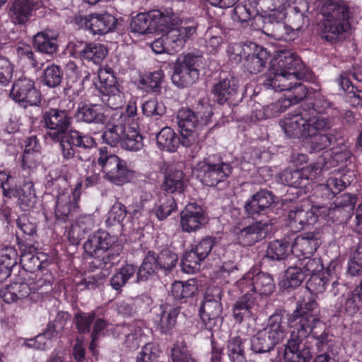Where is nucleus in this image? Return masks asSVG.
Returning <instances> with one entry per match:
<instances>
[{
  "label": "nucleus",
  "mask_w": 362,
  "mask_h": 362,
  "mask_svg": "<svg viewBox=\"0 0 362 362\" xmlns=\"http://www.w3.org/2000/svg\"><path fill=\"white\" fill-rule=\"evenodd\" d=\"M197 288L193 281H175L171 286V294L175 299L182 300L192 297Z\"/></svg>",
  "instance_id": "obj_53"
},
{
  "label": "nucleus",
  "mask_w": 362,
  "mask_h": 362,
  "mask_svg": "<svg viewBox=\"0 0 362 362\" xmlns=\"http://www.w3.org/2000/svg\"><path fill=\"white\" fill-rule=\"evenodd\" d=\"M178 25H172L165 31L167 32L164 35L167 45L172 52H177L182 48L187 40L197 32L198 24L196 22H185L183 25L177 28Z\"/></svg>",
  "instance_id": "obj_19"
},
{
  "label": "nucleus",
  "mask_w": 362,
  "mask_h": 362,
  "mask_svg": "<svg viewBox=\"0 0 362 362\" xmlns=\"http://www.w3.org/2000/svg\"><path fill=\"white\" fill-rule=\"evenodd\" d=\"M164 80V74L162 70L147 73L139 78V84L146 92L158 93Z\"/></svg>",
  "instance_id": "obj_44"
},
{
  "label": "nucleus",
  "mask_w": 362,
  "mask_h": 362,
  "mask_svg": "<svg viewBox=\"0 0 362 362\" xmlns=\"http://www.w3.org/2000/svg\"><path fill=\"white\" fill-rule=\"evenodd\" d=\"M69 48L73 56L91 61L95 64H100L107 54V49L103 44L86 43L78 40L70 42Z\"/></svg>",
  "instance_id": "obj_17"
},
{
  "label": "nucleus",
  "mask_w": 362,
  "mask_h": 362,
  "mask_svg": "<svg viewBox=\"0 0 362 362\" xmlns=\"http://www.w3.org/2000/svg\"><path fill=\"white\" fill-rule=\"evenodd\" d=\"M303 110L309 115L325 114L332 107V103L324 95H317L314 101H306L302 105Z\"/></svg>",
  "instance_id": "obj_52"
},
{
  "label": "nucleus",
  "mask_w": 362,
  "mask_h": 362,
  "mask_svg": "<svg viewBox=\"0 0 362 362\" xmlns=\"http://www.w3.org/2000/svg\"><path fill=\"white\" fill-rule=\"evenodd\" d=\"M197 61L198 58L190 54L179 57L174 65L173 83L181 88L194 83L199 75Z\"/></svg>",
  "instance_id": "obj_10"
},
{
  "label": "nucleus",
  "mask_w": 362,
  "mask_h": 362,
  "mask_svg": "<svg viewBox=\"0 0 362 362\" xmlns=\"http://www.w3.org/2000/svg\"><path fill=\"white\" fill-rule=\"evenodd\" d=\"M85 26L93 35H103L110 32L115 24V18L107 13H91L85 18Z\"/></svg>",
  "instance_id": "obj_30"
},
{
  "label": "nucleus",
  "mask_w": 362,
  "mask_h": 362,
  "mask_svg": "<svg viewBox=\"0 0 362 362\" xmlns=\"http://www.w3.org/2000/svg\"><path fill=\"white\" fill-rule=\"evenodd\" d=\"M160 270L165 274L170 272L177 265L178 256L170 249H163L158 255Z\"/></svg>",
  "instance_id": "obj_60"
},
{
  "label": "nucleus",
  "mask_w": 362,
  "mask_h": 362,
  "mask_svg": "<svg viewBox=\"0 0 362 362\" xmlns=\"http://www.w3.org/2000/svg\"><path fill=\"white\" fill-rule=\"evenodd\" d=\"M184 174L180 170H170L165 174L162 189L168 193L182 192L185 188Z\"/></svg>",
  "instance_id": "obj_41"
},
{
  "label": "nucleus",
  "mask_w": 362,
  "mask_h": 362,
  "mask_svg": "<svg viewBox=\"0 0 362 362\" xmlns=\"http://www.w3.org/2000/svg\"><path fill=\"white\" fill-rule=\"evenodd\" d=\"M180 23H182L180 18L171 10H152L133 16L130 21V30L139 35L164 33L172 25Z\"/></svg>",
  "instance_id": "obj_2"
},
{
  "label": "nucleus",
  "mask_w": 362,
  "mask_h": 362,
  "mask_svg": "<svg viewBox=\"0 0 362 362\" xmlns=\"http://www.w3.org/2000/svg\"><path fill=\"white\" fill-rule=\"evenodd\" d=\"M322 18L320 21L322 38L335 42L350 28L349 18L352 13L343 0H329L321 8Z\"/></svg>",
  "instance_id": "obj_1"
},
{
  "label": "nucleus",
  "mask_w": 362,
  "mask_h": 362,
  "mask_svg": "<svg viewBox=\"0 0 362 362\" xmlns=\"http://www.w3.org/2000/svg\"><path fill=\"white\" fill-rule=\"evenodd\" d=\"M19 183L15 175L6 171H0V187L3 194L8 198H16L18 194Z\"/></svg>",
  "instance_id": "obj_49"
},
{
  "label": "nucleus",
  "mask_w": 362,
  "mask_h": 362,
  "mask_svg": "<svg viewBox=\"0 0 362 362\" xmlns=\"http://www.w3.org/2000/svg\"><path fill=\"white\" fill-rule=\"evenodd\" d=\"M311 334L312 337L316 341L315 346L319 351H322L333 341V334L324 323L320 320L313 325L309 332V336Z\"/></svg>",
  "instance_id": "obj_40"
},
{
  "label": "nucleus",
  "mask_w": 362,
  "mask_h": 362,
  "mask_svg": "<svg viewBox=\"0 0 362 362\" xmlns=\"http://www.w3.org/2000/svg\"><path fill=\"white\" fill-rule=\"evenodd\" d=\"M300 80L295 75L277 71L269 68L263 85L267 88H272L275 91H290L296 81Z\"/></svg>",
  "instance_id": "obj_27"
},
{
  "label": "nucleus",
  "mask_w": 362,
  "mask_h": 362,
  "mask_svg": "<svg viewBox=\"0 0 362 362\" xmlns=\"http://www.w3.org/2000/svg\"><path fill=\"white\" fill-rule=\"evenodd\" d=\"M328 168L324 159H318L312 165L299 170H285L281 175V180L288 186L305 190L315 180H319Z\"/></svg>",
  "instance_id": "obj_8"
},
{
  "label": "nucleus",
  "mask_w": 362,
  "mask_h": 362,
  "mask_svg": "<svg viewBox=\"0 0 362 362\" xmlns=\"http://www.w3.org/2000/svg\"><path fill=\"white\" fill-rule=\"evenodd\" d=\"M177 209V204L172 196L165 195L159 199L158 204L153 211L157 218L160 221L165 219Z\"/></svg>",
  "instance_id": "obj_51"
},
{
  "label": "nucleus",
  "mask_w": 362,
  "mask_h": 362,
  "mask_svg": "<svg viewBox=\"0 0 362 362\" xmlns=\"http://www.w3.org/2000/svg\"><path fill=\"white\" fill-rule=\"evenodd\" d=\"M16 53L21 59L26 61L37 71L40 70L42 67L43 63L37 60V57L34 54L30 45H19L16 48Z\"/></svg>",
  "instance_id": "obj_59"
},
{
  "label": "nucleus",
  "mask_w": 362,
  "mask_h": 362,
  "mask_svg": "<svg viewBox=\"0 0 362 362\" xmlns=\"http://www.w3.org/2000/svg\"><path fill=\"white\" fill-rule=\"evenodd\" d=\"M227 354L230 362H244L243 339L240 336L230 337L227 343Z\"/></svg>",
  "instance_id": "obj_50"
},
{
  "label": "nucleus",
  "mask_w": 362,
  "mask_h": 362,
  "mask_svg": "<svg viewBox=\"0 0 362 362\" xmlns=\"http://www.w3.org/2000/svg\"><path fill=\"white\" fill-rule=\"evenodd\" d=\"M274 203V197L270 192L260 190L246 201L244 209L248 217L257 218L267 215L272 210Z\"/></svg>",
  "instance_id": "obj_18"
},
{
  "label": "nucleus",
  "mask_w": 362,
  "mask_h": 362,
  "mask_svg": "<svg viewBox=\"0 0 362 362\" xmlns=\"http://www.w3.org/2000/svg\"><path fill=\"white\" fill-rule=\"evenodd\" d=\"M98 151L97 162L107 180L117 185L130 181L134 173L127 168L124 160L108 152L107 147H100Z\"/></svg>",
  "instance_id": "obj_5"
},
{
  "label": "nucleus",
  "mask_w": 362,
  "mask_h": 362,
  "mask_svg": "<svg viewBox=\"0 0 362 362\" xmlns=\"http://www.w3.org/2000/svg\"><path fill=\"white\" fill-rule=\"evenodd\" d=\"M291 252V244L286 238L275 240L267 246L265 257L272 260L284 259Z\"/></svg>",
  "instance_id": "obj_43"
},
{
  "label": "nucleus",
  "mask_w": 362,
  "mask_h": 362,
  "mask_svg": "<svg viewBox=\"0 0 362 362\" xmlns=\"http://www.w3.org/2000/svg\"><path fill=\"white\" fill-rule=\"evenodd\" d=\"M260 12L259 0H247L245 4H238L235 7L232 18L240 23L247 22L252 18L262 21Z\"/></svg>",
  "instance_id": "obj_32"
},
{
  "label": "nucleus",
  "mask_w": 362,
  "mask_h": 362,
  "mask_svg": "<svg viewBox=\"0 0 362 362\" xmlns=\"http://www.w3.org/2000/svg\"><path fill=\"white\" fill-rule=\"evenodd\" d=\"M205 223L206 217L204 211L195 203L188 204L180 212V226L185 232H195Z\"/></svg>",
  "instance_id": "obj_22"
},
{
  "label": "nucleus",
  "mask_w": 362,
  "mask_h": 362,
  "mask_svg": "<svg viewBox=\"0 0 362 362\" xmlns=\"http://www.w3.org/2000/svg\"><path fill=\"white\" fill-rule=\"evenodd\" d=\"M156 136V144L160 150L175 152L180 145L179 136L169 127H163L158 132H150Z\"/></svg>",
  "instance_id": "obj_33"
},
{
  "label": "nucleus",
  "mask_w": 362,
  "mask_h": 362,
  "mask_svg": "<svg viewBox=\"0 0 362 362\" xmlns=\"http://www.w3.org/2000/svg\"><path fill=\"white\" fill-rule=\"evenodd\" d=\"M288 226L296 231H299L305 226L314 224L317 216L309 205L296 206L288 213Z\"/></svg>",
  "instance_id": "obj_26"
},
{
  "label": "nucleus",
  "mask_w": 362,
  "mask_h": 362,
  "mask_svg": "<svg viewBox=\"0 0 362 362\" xmlns=\"http://www.w3.org/2000/svg\"><path fill=\"white\" fill-rule=\"evenodd\" d=\"M58 33L51 30L38 32L33 37V45L39 52L52 55L58 49Z\"/></svg>",
  "instance_id": "obj_31"
},
{
  "label": "nucleus",
  "mask_w": 362,
  "mask_h": 362,
  "mask_svg": "<svg viewBox=\"0 0 362 362\" xmlns=\"http://www.w3.org/2000/svg\"><path fill=\"white\" fill-rule=\"evenodd\" d=\"M177 124L180 129H196L199 125L194 112L189 109H182L177 114Z\"/></svg>",
  "instance_id": "obj_57"
},
{
  "label": "nucleus",
  "mask_w": 362,
  "mask_h": 362,
  "mask_svg": "<svg viewBox=\"0 0 362 362\" xmlns=\"http://www.w3.org/2000/svg\"><path fill=\"white\" fill-rule=\"evenodd\" d=\"M102 101L105 103L108 107L115 110H119L125 103L124 96L122 92L121 88L116 90L105 93L101 96Z\"/></svg>",
  "instance_id": "obj_62"
},
{
  "label": "nucleus",
  "mask_w": 362,
  "mask_h": 362,
  "mask_svg": "<svg viewBox=\"0 0 362 362\" xmlns=\"http://www.w3.org/2000/svg\"><path fill=\"white\" fill-rule=\"evenodd\" d=\"M268 225V220H260L243 228L235 226L233 231L238 244L243 247L252 246L265 238Z\"/></svg>",
  "instance_id": "obj_16"
},
{
  "label": "nucleus",
  "mask_w": 362,
  "mask_h": 362,
  "mask_svg": "<svg viewBox=\"0 0 362 362\" xmlns=\"http://www.w3.org/2000/svg\"><path fill=\"white\" fill-rule=\"evenodd\" d=\"M158 346L152 343L145 344L136 356V362H154L159 356Z\"/></svg>",
  "instance_id": "obj_64"
},
{
  "label": "nucleus",
  "mask_w": 362,
  "mask_h": 362,
  "mask_svg": "<svg viewBox=\"0 0 362 362\" xmlns=\"http://www.w3.org/2000/svg\"><path fill=\"white\" fill-rule=\"evenodd\" d=\"M308 138H310V147L314 151H320L329 148L336 141V136L333 133H319L309 135Z\"/></svg>",
  "instance_id": "obj_56"
},
{
  "label": "nucleus",
  "mask_w": 362,
  "mask_h": 362,
  "mask_svg": "<svg viewBox=\"0 0 362 362\" xmlns=\"http://www.w3.org/2000/svg\"><path fill=\"white\" fill-rule=\"evenodd\" d=\"M308 5L305 0H298L293 6H289L286 12L287 26L292 30H300L308 23L306 15Z\"/></svg>",
  "instance_id": "obj_28"
},
{
  "label": "nucleus",
  "mask_w": 362,
  "mask_h": 362,
  "mask_svg": "<svg viewBox=\"0 0 362 362\" xmlns=\"http://www.w3.org/2000/svg\"><path fill=\"white\" fill-rule=\"evenodd\" d=\"M81 187V183L78 182L71 192L63 191L58 195L55 208V216L57 220H70L78 212Z\"/></svg>",
  "instance_id": "obj_13"
},
{
  "label": "nucleus",
  "mask_w": 362,
  "mask_h": 362,
  "mask_svg": "<svg viewBox=\"0 0 362 362\" xmlns=\"http://www.w3.org/2000/svg\"><path fill=\"white\" fill-rule=\"evenodd\" d=\"M287 323L281 314L270 316L267 325L250 339L251 349L256 354L267 353L281 341L286 334Z\"/></svg>",
  "instance_id": "obj_3"
},
{
  "label": "nucleus",
  "mask_w": 362,
  "mask_h": 362,
  "mask_svg": "<svg viewBox=\"0 0 362 362\" xmlns=\"http://www.w3.org/2000/svg\"><path fill=\"white\" fill-rule=\"evenodd\" d=\"M223 291L220 287L208 288L199 309V315L205 328L211 330L222 322L221 303Z\"/></svg>",
  "instance_id": "obj_7"
},
{
  "label": "nucleus",
  "mask_w": 362,
  "mask_h": 362,
  "mask_svg": "<svg viewBox=\"0 0 362 362\" xmlns=\"http://www.w3.org/2000/svg\"><path fill=\"white\" fill-rule=\"evenodd\" d=\"M318 304L310 293L302 297L286 322L293 331L309 334L312 326L318 322Z\"/></svg>",
  "instance_id": "obj_4"
},
{
  "label": "nucleus",
  "mask_w": 362,
  "mask_h": 362,
  "mask_svg": "<svg viewBox=\"0 0 362 362\" xmlns=\"http://www.w3.org/2000/svg\"><path fill=\"white\" fill-rule=\"evenodd\" d=\"M75 117L78 122L86 123L103 124L105 118L101 108L98 105H83L78 107L75 113Z\"/></svg>",
  "instance_id": "obj_37"
},
{
  "label": "nucleus",
  "mask_w": 362,
  "mask_h": 362,
  "mask_svg": "<svg viewBox=\"0 0 362 362\" xmlns=\"http://www.w3.org/2000/svg\"><path fill=\"white\" fill-rule=\"evenodd\" d=\"M180 313L179 308L166 307L160 313L158 328L163 334H168L175 327L177 317Z\"/></svg>",
  "instance_id": "obj_46"
},
{
  "label": "nucleus",
  "mask_w": 362,
  "mask_h": 362,
  "mask_svg": "<svg viewBox=\"0 0 362 362\" xmlns=\"http://www.w3.org/2000/svg\"><path fill=\"white\" fill-rule=\"evenodd\" d=\"M62 80V74L59 66L51 64L44 70L42 79L44 85L49 88H55L61 83Z\"/></svg>",
  "instance_id": "obj_58"
},
{
  "label": "nucleus",
  "mask_w": 362,
  "mask_h": 362,
  "mask_svg": "<svg viewBox=\"0 0 362 362\" xmlns=\"http://www.w3.org/2000/svg\"><path fill=\"white\" fill-rule=\"evenodd\" d=\"M271 68L277 71L295 75L300 79L308 78V69L301 59L290 51H281L278 56L271 61Z\"/></svg>",
  "instance_id": "obj_14"
},
{
  "label": "nucleus",
  "mask_w": 362,
  "mask_h": 362,
  "mask_svg": "<svg viewBox=\"0 0 362 362\" xmlns=\"http://www.w3.org/2000/svg\"><path fill=\"white\" fill-rule=\"evenodd\" d=\"M10 97L22 107L37 106L41 103L40 92L33 80L25 76L19 77L13 84Z\"/></svg>",
  "instance_id": "obj_11"
},
{
  "label": "nucleus",
  "mask_w": 362,
  "mask_h": 362,
  "mask_svg": "<svg viewBox=\"0 0 362 362\" xmlns=\"http://www.w3.org/2000/svg\"><path fill=\"white\" fill-rule=\"evenodd\" d=\"M112 244L109 234L104 231H97L90 235L83 245L86 253L93 257H100Z\"/></svg>",
  "instance_id": "obj_29"
},
{
  "label": "nucleus",
  "mask_w": 362,
  "mask_h": 362,
  "mask_svg": "<svg viewBox=\"0 0 362 362\" xmlns=\"http://www.w3.org/2000/svg\"><path fill=\"white\" fill-rule=\"evenodd\" d=\"M66 135L75 147L90 149L96 146L95 141L91 136L84 134L78 130H70Z\"/></svg>",
  "instance_id": "obj_55"
},
{
  "label": "nucleus",
  "mask_w": 362,
  "mask_h": 362,
  "mask_svg": "<svg viewBox=\"0 0 362 362\" xmlns=\"http://www.w3.org/2000/svg\"><path fill=\"white\" fill-rule=\"evenodd\" d=\"M307 116L308 113L303 110L301 106L298 113L293 115L288 113L279 124L288 137L307 139Z\"/></svg>",
  "instance_id": "obj_21"
},
{
  "label": "nucleus",
  "mask_w": 362,
  "mask_h": 362,
  "mask_svg": "<svg viewBox=\"0 0 362 362\" xmlns=\"http://www.w3.org/2000/svg\"><path fill=\"white\" fill-rule=\"evenodd\" d=\"M247 284L250 291L259 296H269L275 288L273 277L265 272H259L256 274L252 272L247 273L240 280V284Z\"/></svg>",
  "instance_id": "obj_23"
},
{
  "label": "nucleus",
  "mask_w": 362,
  "mask_h": 362,
  "mask_svg": "<svg viewBox=\"0 0 362 362\" xmlns=\"http://www.w3.org/2000/svg\"><path fill=\"white\" fill-rule=\"evenodd\" d=\"M173 362H196L185 341L177 340L171 350Z\"/></svg>",
  "instance_id": "obj_54"
},
{
  "label": "nucleus",
  "mask_w": 362,
  "mask_h": 362,
  "mask_svg": "<svg viewBox=\"0 0 362 362\" xmlns=\"http://www.w3.org/2000/svg\"><path fill=\"white\" fill-rule=\"evenodd\" d=\"M35 7L32 0H16L10 8L12 22L16 25H25Z\"/></svg>",
  "instance_id": "obj_36"
},
{
  "label": "nucleus",
  "mask_w": 362,
  "mask_h": 362,
  "mask_svg": "<svg viewBox=\"0 0 362 362\" xmlns=\"http://www.w3.org/2000/svg\"><path fill=\"white\" fill-rule=\"evenodd\" d=\"M269 55L265 49H261L257 53L248 54L244 66L250 74H257L265 66Z\"/></svg>",
  "instance_id": "obj_47"
},
{
  "label": "nucleus",
  "mask_w": 362,
  "mask_h": 362,
  "mask_svg": "<svg viewBox=\"0 0 362 362\" xmlns=\"http://www.w3.org/2000/svg\"><path fill=\"white\" fill-rule=\"evenodd\" d=\"M121 146L128 151H137L144 146L143 137L137 132H129L125 133Z\"/></svg>",
  "instance_id": "obj_63"
},
{
  "label": "nucleus",
  "mask_w": 362,
  "mask_h": 362,
  "mask_svg": "<svg viewBox=\"0 0 362 362\" xmlns=\"http://www.w3.org/2000/svg\"><path fill=\"white\" fill-rule=\"evenodd\" d=\"M233 167L218 156H210L197 165L198 176L207 186H216L232 174Z\"/></svg>",
  "instance_id": "obj_6"
},
{
  "label": "nucleus",
  "mask_w": 362,
  "mask_h": 362,
  "mask_svg": "<svg viewBox=\"0 0 362 362\" xmlns=\"http://www.w3.org/2000/svg\"><path fill=\"white\" fill-rule=\"evenodd\" d=\"M97 78L99 84L95 81L93 82L101 94L121 88L110 67L100 69Z\"/></svg>",
  "instance_id": "obj_42"
},
{
  "label": "nucleus",
  "mask_w": 362,
  "mask_h": 362,
  "mask_svg": "<svg viewBox=\"0 0 362 362\" xmlns=\"http://www.w3.org/2000/svg\"><path fill=\"white\" fill-rule=\"evenodd\" d=\"M332 121L327 117H315L309 115L306 117L307 138L309 135H315L331 129Z\"/></svg>",
  "instance_id": "obj_48"
},
{
  "label": "nucleus",
  "mask_w": 362,
  "mask_h": 362,
  "mask_svg": "<svg viewBox=\"0 0 362 362\" xmlns=\"http://www.w3.org/2000/svg\"><path fill=\"white\" fill-rule=\"evenodd\" d=\"M216 243V238L206 236L198 243L192 245L183 255L182 259L183 269L188 273L198 269L200 264L209 256Z\"/></svg>",
  "instance_id": "obj_9"
},
{
  "label": "nucleus",
  "mask_w": 362,
  "mask_h": 362,
  "mask_svg": "<svg viewBox=\"0 0 362 362\" xmlns=\"http://www.w3.org/2000/svg\"><path fill=\"white\" fill-rule=\"evenodd\" d=\"M41 122L45 128L53 130V139L65 134L71 124L69 112L58 108H49L42 112Z\"/></svg>",
  "instance_id": "obj_15"
},
{
  "label": "nucleus",
  "mask_w": 362,
  "mask_h": 362,
  "mask_svg": "<svg viewBox=\"0 0 362 362\" xmlns=\"http://www.w3.org/2000/svg\"><path fill=\"white\" fill-rule=\"evenodd\" d=\"M306 277L300 266L289 267L281 284L285 288H296L301 285Z\"/></svg>",
  "instance_id": "obj_45"
},
{
  "label": "nucleus",
  "mask_w": 362,
  "mask_h": 362,
  "mask_svg": "<svg viewBox=\"0 0 362 362\" xmlns=\"http://www.w3.org/2000/svg\"><path fill=\"white\" fill-rule=\"evenodd\" d=\"M258 304L253 294L246 293L233 304L232 316L235 322L241 323L251 319L257 312Z\"/></svg>",
  "instance_id": "obj_24"
},
{
  "label": "nucleus",
  "mask_w": 362,
  "mask_h": 362,
  "mask_svg": "<svg viewBox=\"0 0 362 362\" xmlns=\"http://www.w3.org/2000/svg\"><path fill=\"white\" fill-rule=\"evenodd\" d=\"M159 270H160V264H159L158 255L153 251H148L138 269L135 281L136 283L145 281L150 276L156 274Z\"/></svg>",
  "instance_id": "obj_34"
},
{
  "label": "nucleus",
  "mask_w": 362,
  "mask_h": 362,
  "mask_svg": "<svg viewBox=\"0 0 362 362\" xmlns=\"http://www.w3.org/2000/svg\"><path fill=\"white\" fill-rule=\"evenodd\" d=\"M238 83L236 78L229 76L221 78L216 83L212 88L214 100L220 105L233 102L238 93Z\"/></svg>",
  "instance_id": "obj_25"
},
{
  "label": "nucleus",
  "mask_w": 362,
  "mask_h": 362,
  "mask_svg": "<svg viewBox=\"0 0 362 362\" xmlns=\"http://www.w3.org/2000/svg\"><path fill=\"white\" fill-rule=\"evenodd\" d=\"M321 234L318 231L303 233L291 244V252L296 256L310 257L321 245Z\"/></svg>",
  "instance_id": "obj_20"
},
{
  "label": "nucleus",
  "mask_w": 362,
  "mask_h": 362,
  "mask_svg": "<svg viewBox=\"0 0 362 362\" xmlns=\"http://www.w3.org/2000/svg\"><path fill=\"white\" fill-rule=\"evenodd\" d=\"M142 323L135 322L131 324L118 325L115 327V332L125 337L124 343L130 348L139 346V338L141 336Z\"/></svg>",
  "instance_id": "obj_38"
},
{
  "label": "nucleus",
  "mask_w": 362,
  "mask_h": 362,
  "mask_svg": "<svg viewBox=\"0 0 362 362\" xmlns=\"http://www.w3.org/2000/svg\"><path fill=\"white\" fill-rule=\"evenodd\" d=\"M31 291V287L25 282H15L0 292V296L6 303H11L28 297Z\"/></svg>",
  "instance_id": "obj_35"
},
{
  "label": "nucleus",
  "mask_w": 362,
  "mask_h": 362,
  "mask_svg": "<svg viewBox=\"0 0 362 362\" xmlns=\"http://www.w3.org/2000/svg\"><path fill=\"white\" fill-rule=\"evenodd\" d=\"M309 334L299 331H291L290 339L284 349V362H310L312 358L310 345L308 344Z\"/></svg>",
  "instance_id": "obj_12"
},
{
  "label": "nucleus",
  "mask_w": 362,
  "mask_h": 362,
  "mask_svg": "<svg viewBox=\"0 0 362 362\" xmlns=\"http://www.w3.org/2000/svg\"><path fill=\"white\" fill-rule=\"evenodd\" d=\"M18 192L16 197L18 205L23 211H29L33 207L36 201L33 182L30 180H25L23 183H19Z\"/></svg>",
  "instance_id": "obj_39"
},
{
  "label": "nucleus",
  "mask_w": 362,
  "mask_h": 362,
  "mask_svg": "<svg viewBox=\"0 0 362 362\" xmlns=\"http://www.w3.org/2000/svg\"><path fill=\"white\" fill-rule=\"evenodd\" d=\"M127 214L126 206L121 202H115L108 213L105 221L107 226H112L122 223Z\"/></svg>",
  "instance_id": "obj_61"
}]
</instances>
